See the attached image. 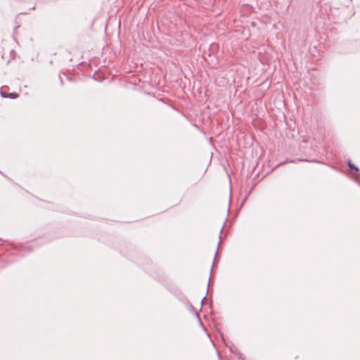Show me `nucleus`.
<instances>
[{
	"instance_id": "4",
	"label": "nucleus",
	"mask_w": 360,
	"mask_h": 360,
	"mask_svg": "<svg viewBox=\"0 0 360 360\" xmlns=\"http://www.w3.org/2000/svg\"><path fill=\"white\" fill-rule=\"evenodd\" d=\"M205 298H206V297H204L202 299V300H201V304H202V303H203V302H204V300H205Z\"/></svg>"
},
{
	"instance_id": "2",
	"label": "nucleus",
	"mask_w": 360,
	"mask_h": 360,
	"mask_svg": "<svg viewBox=\"0 0 360 360\" xmlns=\"http://www.w3.org/2000/svg\"><path fill=\"white\" fill-rule=\"evenodd\" d=\"M1 95L3 98H9V96H11L9 94L4 92L3 91H1Z\"/></svg>"
},
{
	"instance_id": "1",
	"label": "nucleus",
	"mask_w": 360,
	"mask_h": 360,
	"mask_svg": "<svg viewBox=\"0 0 360 360\" xmlns=\"http://www.w3.org/2000/svg\"><path fill=\"white\" fill-rule=\"evenodd\" d=\"M348 165H349V167L351 169H354V170H356V171H358V170H359V168H358L356 166H355L354 164L351 163L350 162H349V164H348Z\"/></svg>"
},
{
	"instance_id": "3",
	"label": "nucleus",
	"mask_w": 360,
	"mask_h": 360,
	"mask_svg": "<svg viewBox=\"0 0 360 360\" xmlns=\"http://www.w3.org/2000/svg\"><path fill=\"white\" fill-rule=\"evenodd\" d=\"M11 96H9L10 98H16L18 97V94L16 93H11L9 94Z\"/></svg>"
}]
</instances>
